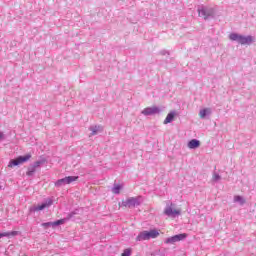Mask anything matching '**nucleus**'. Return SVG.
<instances>
[{"mask_svg": "<svg viewBox=\"0 0 256 256\" xmlns=\"http://www.w3.org/2000/svg\"><path fill=\"white\" fill-rule=\"evenodd\" d=\"M230 41H235L239 45H251L255 43V37L251 35H241L239 33H231L229 34Z\"/></svg>", "mask_w": 256, "mask_h": 256, "instance_id": "nucleus-1", "label": "nucleus"}, {"mask_svg": "<svg viewBox=\"0 0 256 256\" xmlns=\"http://www.w3.org/2000/svg\"><path fill=\"white\" fill-rule=\"evenodd\" d=\"M198 15L199 17H203V19H209V17L215 15V9L209 6H200L198 7Z\"/></svg>", "mask_w": 256, "mask_h": 256, "instance_id": "nucleus-2", "label": "nucleus"}, {"mask_svg": "<svg viewBox=\"0 0 256 256\" xmlns=\"http://www.w3.org/2000/svg\"><path fill=\"white\" fill-rule=\"evenodd\" d=\"M164 214H166L167 217H172L173 219H175V217L181 215V209L175 208V204L170 203L166 205L164 209Z\"/></svg>", "mask_w": 256, "mask_h": 256, "instance_id": "nucleus-3", "label": "nucleus"}, {"mask_svg": "<svg viewBox=\"0 0 256 256\" xmlns=\"http://www.w3.org/2000/svg\"><path fill=\"white\" fill-rule=\"evenodd\" d=\"M185 239H187V234L182 233L166 238L164 243L166 245H175V243H179V241H185Z\"/></svg>", "mask_w": 256, "mask_h": 256, "instance_id": "nucleus-4", "label": "nucleus"}, {"mask_svg": "<svg viewBox=\"0 0 256 256\" xmlns=\"http://www.w3.org/2000/svg\"><path fill=\"white\" fill-rule=\"evenodd\" d=\"M77 179H79V176L64 177L55 182V187H64V185H71V183L77 181Z\"/></svg>", "mask_w": 256, "mask_h": 256, "instance_id": "nucleus-5", "label": "nucleus"}, {"mask_svg": "<svg viewBox=\"0 0 256 256\" xmlns=\"http://www.w3.org/2000/svg\"><path fill=\"white\" fill-rule=\"evenodd\" d=\"M31 159V154H26L25 156H19L16 159L10 160L8 167H17V165H21L22 163H27Z\"/></svg>", "mask_w": 256, "mask_h": 256, "instance_id": "nucleus-6", "label": "nucleus"}, {"mask_svg": "<svg viewBox=\"0 0 256 256\" xmlns=\"http://www.w3.org/2000/svg\"><path fill=\"white\" fill-rule=\"evenodd\" d=\"M139 205H141V196L130 197V198L122 201L123 207H137Z\"/></svg>", "mask_w": 256, "mask_h": 256, "instance_id": "nucleus-7", "label": "nucleus"}, {"mask_svg": "<svg viewBox=\"0 0 256 256\" xmlns=\"http://www.w3.org/2000/svg\"><path fill=\"white\" fill-rule=\"evenodd\" d=\"M53 205V199L48 198L44 200L40 205L33 206L30 208V211H43V209H47Z\"/></svg>", "mask_w": 256, "mask_h": 256, "instance_id": "nucleus-8", "label": "nucleus"}, {"mask_svg": "<svg viewBox=\"0 0 256 256\" xmlns=\"http://www.w3.org/2000/svg\"><path fill=\"white\" fill-rule=\"evenodd\" d=\"M159 113H161V108L157 106L147 107L142 110V115H145L146 117L149 115H159Z\"/></svg>", "mask_w": 256, "mask_h": 256, "instance_id": "nucleus-9", "label": "nucleus"}, {"mask_svg": "<svg viewBox=\"0 0 256 256\" xmlns=\"http://www.w3.org/2000/svg\"><path fill=\"white\" fill-rule=\"evenodd\" d=\"M63 223H65V219H60L54 222H45L42 223V227H58V225H63Z\"/></svg>", "mask_w": 256, "mask_h": 256, "instance_id": "nucleus-10", "label": "nucleus"}, {"mask_svg": "<svg viewBox=\"0 0 256 256\" xmlns=\"http://www.w3.org/2000/svg\"><path fill=\"white\" fill-rule=\"evenodd\" d=\"M211 113H213V110L211 108H203L199 112V117L200 119H206L207 117H209V115H211Z\"/></svg>", "mask_w": 256, "mask_h": 256, "instance_id": "nucleus-11", "label": "nucleus"}, {"mask_svg": "<svg viewBox=\"0 0 256 256\" xmlns=\"http://www.w3.org/2000/svg\"><path fill=\"white\" fill-rule=\"evenodd\" d=\"M188 149H199L201 147V141L197 139H192L187 144Z\"/></svg>", "mask_w": 256, "mask_h": 256, "instance_id": "nucleus-12", "label": "nucleus"}, {"mask_svg": "<svg viewBox=\"0 0 256 256\" xmlns=\"http://www.w3.org/2000/svg\"><path fill=\"white\" fill-rule=\"evenodd\" d=\"M175 115H177L175 111L168 113V115L164 120V125H168V123H172L173 119H175Z\"/></svg>", "mask_w": 256, "mask_h": 256, "instance_id": "nucleus-13", "label": "nucleus"}, {"mask_svg": "<svg viewBox=\"0 0 256 256\" xmlns=\"http://www.w3.org/2000/svg\"><path fill=\"white\" fill-rule=\"evenodd\" d=\"M146 234L148 236V240L149 239H157V237H159V231H157L156 229L146 231Z\"/></svg>", "mask_w": 256, "mask_h": 256, "instance_id": "nucleus-14", "label": "nucleus"}, {"mask_svg": "<svg viewBox=\"0 0 256 256\" xmlns=\"http://www.w3.org/2000/svg\"><path fill=\"white\" fill-rule=\"evenodd\" d=\"M136 241H149V238L147 236V230L140 232L136 237Z\"/></svg>", "mask_w": 256, "mask_h": 256, "instance_id": "nucleus-15", "label": "nucleus"}, {"mask_svg": "<svg viewBox=\"0 0 256 256\" xmlns=\"http://www.w3.org/2000/svg\"><path fill=\"white\" fill-rule=\"evenodd\" d=\"M16 235H19V232L17 231L2 232L0 233V239H3V237H15Z\"/></svg>", "mask_w": 256, "mask_h": 256, "instance_id": "nucleus-16", "label": "nucleus"}, {"mask_svg": "<svg viewBox=\"0 0 256 256\" xmlns=\"http://www.w3.org/2000/svg\"><path fill=\"white\" fill-rule=\"evenodd\" d=\"M233 201L234 203H238V205H243L244 203H246L245 198L240 195H235Z\"/></svg>", "mask_w": 256, "mask_h": 256, "instance_id": "nucleus-17", "label": "nucleus"}, {"mask_svg": "<svg viewBox=\"0 0 256 256\" xmlns=\"http://www.w3.org/2000/svg\"><path fill=\"white\" fill-rule=\"evenodd\" d=\"M121 189H123V185L114 184V186L112 187V193H114V195H119V193H121Z\"/></svg>", "mask_w": 256, "mask_h": 256, "instance_id": "nucleus-18", "label": "nucleus"}, {"mask_svg": "<svg viewBox=\"0 0 256 256\" xmlns=\"http://www.w3.org/2000/svg\"><path fill=\"white\" fill-rule=\"evenodd\" d=\"M91 135H97L98 131H101V126H91Z\"/></svg>", "mask_w": 256, "mask_h": 256, "instance_id": "nucleus-19", "label": "nucleus"}, {"mask_svg": "<svg viewBox=\"0 0 256 256\" xmlns=\"http://www.w3.org/2000/svg\"><path fill=\"white\" fill-rule=\"evenodd\" d=\"M212 181H214L215 183H217V181H221V175H219L217 172H214L212 176Z\"/></svg>", "mask_w": 256, "mask_h": 256, "instance_id": "nucleus-20", "label": "nucleus"}, {"mask_svg": "<svg viewBox=\"0 0 256 256\" xmlns=\"http://www.w3.org/2000/svg\"><path fill=\"white\" fill-rule=\"evenodd\" d=\"M42 164H43V161H41V160L36 161V162H34L32 168L37 169V167H41Z\"/></svg>", "mask_w": 256, "mask_h": 256, "instance_id": "nucleus-21", "label": "nucleus"}, {"mask_svg": "<svg viewBox=\"0 0 256 256\" xmlns=\"http://www.w3.org/2000/svg\"><path fill=\"white\" fill-rule=\"evenodd\" d=\"M121 256H131V248L125 249Z\"/></svg>", "mask_w": 256, "mask_h": 256, "instance_id": "nucleus-22", "label": "nucleus"}, {"mask_svg": "<svg viewBox=\"0 0 256 256\" xmlns=\"http://www.w3.org/2000/svg\"><path fill=\"white\" fill-rule=\"evenodd\" d=\"M33 173H35V168L32 167L28 170L27 175L31 176Z\"/></svg>", "mask_w": 256, "mask_h": 256, "instance_id": "nucleus-23", "label": "nucleus"}, {"mask_svg": "<svg viewBox=\"0 0 256 256\" xmlns=\"http://www.w3.org/2000/svg\"><path fill=\"white\" fill-rule=\"evenodd\" d=\"M1 139H5V133H3V132L0 131V140H1Z\"/></svg>", "mask_w": 256, "mask_h": 256, "instance_id": "nucleus-24", "label": "nucleus"}, {"mask_svg": "<svg viewBox=\"0 0 256 256\" xmlns=\"http://www.w3.org/2000/svg\"><path fill=\"white\" fill-rule=\"evenodd\" d=\"M0 189H1V186H0Z\"/></svg>", "mask_w": 256, "mask_h": 256, "instance_id": "nucleus-25", "label": "nucleus"}]
</instances>
